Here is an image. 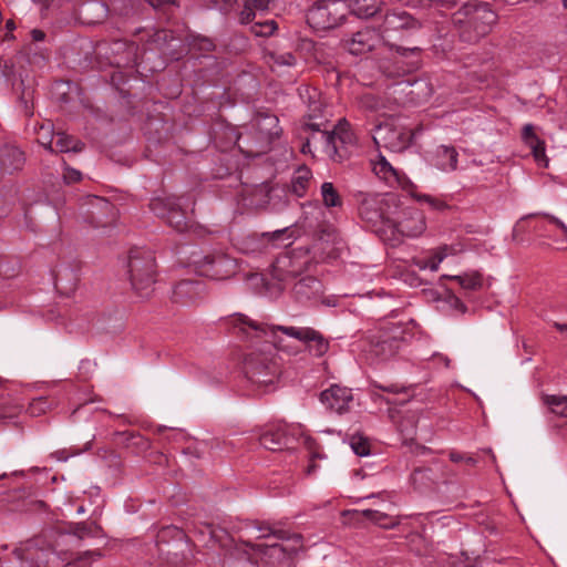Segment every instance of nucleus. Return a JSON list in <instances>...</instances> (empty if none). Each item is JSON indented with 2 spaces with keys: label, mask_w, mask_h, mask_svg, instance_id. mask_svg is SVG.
Segmentation results:
<instances>
[{
  "label": "nucleus",
  "mask_w": 567,
  "mask_h": 567,
  "mask_svg": "<svg viewBox=\"0 0 567 567\" xmlns=\"http://www.w3.org/2000/svg\"><path fill=\"white\" fill-rule=\"evenodd\" d=\"M234 331L248 340H260L268 344H277V332L281 331L288 337L303 342L309 352L316 357H322L329 350V341L322 333L310 327H284L261 324L241 313L230 317Z\"/></svg>",
  "instance_id": "1"
},
{
  "label": "nucleus",
  "mask_w": 567,
  "mask_h": 567,
  "mask_svg": "<svg viewBox=\"0 0 567 567\" xmlns=\"http://www.w3.org/2000/svg\"><path fill=\"white\" fill-rule=\"evenodd\" d=\"M128 272L132 288L141 297L153 291L156 275L155 258L150 251H132L128 258Z\"/></svg>",
  "instance_id": "2"
},
{
  "label": "nucleus",
  "mask_w": 567,
  "mask_h": 567,
  "mask_svg": "<svg viewBox=\"0 0 567 567\" xmlns=\"http://www.w3.org/2000/svg\"><path fill=\"white\" fill-rule=\"evenodd\" d=\"M348 13L349 6L346 1L322 0L309 9L307 22L317 31H326L339 27Z\"/></svg>",
  "instance_id": "3"
},
{
  "label": "nucleus",
  "mask_w": 567,
  "mask_h": 567,
  "mask_svg": "<svg viewBox=\"0 0 567 567\" xmlns=\"http://www.w3.org/2000/svg\"><path fill=\"white\" fill-rule=\"evenodd\" d=\"M413 136L414 134L411 128L395 121H389L378 125L372 135L377 145L392 152L406 150L411 145Z\"/></svg>",
  "instance_id": "4"
},
{
  "label": "nucleus",
  "mask_w": 567,
  "mask_h": 567,
  "mask_svg": "<svg viewBox=\"0 0 567 567\" xmlns=\"http://www.w3.org/2000/svg\"><path fill=\"white\" fill-rule=\"evenodd\" d=\"M268 10L269 0H244V8L240 11V22H254L251 32L257 37H269L276 31L277 24L274 20H261Z\"/></svg>",
  "instance_id": "5"
},
{
  "label": "nucleus",
  "mask_w": 567,
  "mask_h": 567,
  "mask_svg": "<svg viewBox=\"0 0 567 567\" xmlns=\"http://www.w3.org/2000/svg\"><path fill=\"white\" fill-rule=\"evenodd\" d=\"M151 210L166 221L177 231H184L187 228L186 213L181 205V198L175 196H157L150 203Z\"/></svg>",
  "instance_id": "6"
},
{
  "label": "nucleus",
  "mask_w": 567,
  "mask_h": 567,
  "mask_svg": "<svg viewBox=\"0 0 567 567\" xmlns=\"http://www.w3.org/2000/svg\"><path fill=\"white\" fill-rule=\"evenodd\" d=\"M196 264V271L204 277L213 280H224L230 278L236 271L235 259L224 255H208Z\"/></svg>",
  "instance_id": "7"
},
{
  "label": "nucleus",
  "mask_w": 567,
  "mask_h": 567,
  "mask_svg": "<svg viewBox=\"0 0 567 567\" xmlns=\"http://www.w3.org/2000/svg\"><path fill=\"white\" fill-rule=\"evenodd\" d=\"M245 370L254 383L264 385L266 390H269L276 383L279 375L277 363L268 357L257 360L250 354L245 360Z\"/></svg>",
  "instance_id": "8"
},
{
  "label": "nucleus",
  "mask_w": 567,
  "mask_h": 567,
  "mask_svg": "<svg viewBox=\"0 0 567 567\" xmlns=\"http://www.w3.org/2000/svg\"><path fill=\"white\" fill-rule=\"evenodd\" d=\"M318 142L327 156L337 159L341 158L340 147L353 142V134L347 123H340L332 132H320Z\"/></svg>",
  "instance_id": "9"
},
{
  "label": "nucleus",
  "mask_w": 567,
  "mask_h": 567,
  "mask_svg": "<svg viewBox=\"0 0 567 567\" xmlns=\"http://www.w3.org/2000/svg\"><path fill=\"white\" fill-rule=\"evenodd\" d=\"M371 166L374 175L389 186H398L403 190L413 188V183L396 169L383 155L378 154L372 158Z\"/></svg>",
  "instance_id": "10"
},
{
  "label": "nucleus",
  "mask_w": 567,
  "mask_h": 567,
  "mask_svg": "<svg viewBox=\"0 0 567 567\" xmlns=\"http://www.w3.org/2000/svg\"><path fill=\"white\" fill-rule=\"evenodd\" d=\"M382 41H385V35H381L375 29L364 28L355 32L346 47L351 54L360 55L372 51Z\"/></svg>",
  "instance_id": "11"
},
{
  "label": "nucleus",
  "mask_w": 567,
  "mask_h": 567,
  "mask_svg": "<svg viewBox=\"0 0 567 567\" xmlns=\"http://www.w3.org/2000/svg\"><path fill=\"white\" fill-rule=\"evenodd\" d=\"M320 400L331 411L342 414L351 409L353 395L348 388L332 385L321 392Z\"/></svg>",
  "instance_id": "12"
},
{
  "label": "nucleus",
  "mask_w": 567,
  "mask_h": 567,
  "mask_svg": "<svg viewBox=\"0 0 567 567\" xmlns=\"http://www.w3.org/2000/svg\"><path fill=\"white\" fill-rule=\"evenodd\" d=\"M205 296V286L200 281L182 280L173 290V299L182 306H190Z\"/></svg>",
  "instance_id": "13"
},
{
  "label": "nucleus",
  "mask_w": 567,
  "mask_h": 567,
  "mask_svg": "<svg viewBox=\"0 0 567 567\" xmlns=\"http://www.w3.org/2000/svg\"><path fill=\"white\" fill-rule=\"evenodd\" d=\"M258 440L262 447L270 451L288 447L290 442V439L287 436V427L281 424L262 427L258 433Z\"/></svg>",
  "instance_id": "14"
},
{
  "label": "nucleus",
  "mask_w": 567,
  "mask_h": 567,
  "mask_svg": "<svg viewBox=\"0 0 567 567\" xmlns=\"http://www.w3.org/2000/svg\"><path fill=\"white\" fill-rule=\"evenodd\" d=\"M473 13V20H483L484 25L480 29V33L484 34L489 30V27L496 22V14L487 3H467L463 7V9L458 10L454 14V21L456 23H462L463 20L461 16H468Z\"/></svg>",
  "instance_id": "15"
},
{
  "label": "nucleus",
  "mask_w": 567,
  "mask_h": 567,
  "mask_svg": "<svg viewBox=\"0 0 567 567\" xmlns=\"http://www.w3.org/2000/svg\"><path fill=\"white\" fill-rule=\"evenodd\" d=\"M398 231L406 237H417L426 229L425 216L417 209L404 212L395 225Z\"/></svg>",
  "instance_id": "16"
},
{
  "label": "nucleus",
  "mask_w": 567,
  "mask_h": 567,
  "mask_svg": "<svg viewBox=\"0 0 567 567\" xmlns=\"http://www.w3.org/2000/svg\"><path fill=\"white\" fill-rule=\"evenodd\" d=\"M522 140L525 145L530 148L536 163L539 166L546 167L548 165V158L546 156L545 142L537 136L534 125H524L522 130Z\"/></svg>",
  "instance_id": "17"
},
{
  "label": "nucleus",
  "mask_w": 567,
  "mask_h": 567,
  "mask_svg": "<svg viewBox=\"0 0 567 567\" xmlns=\"http://www.w3.org/2000/svg\"><path fill=\"white\" fill-rule=\"evenodd\" d=\"M458 153L453 146L440 145L432 155V164L442 172H453L457 168Z\"/></svg>",
  "instance_id": "18"
},
{
  "label": "nucleus",
  "mask_w": 567,
  "mask_h": 567,
  "mask_svg": "<svg viewBox=\"0 0 567 567\" xmlns=\"http://www.w3.org/2000/svg\"><path fill=\"white\" fill-rule=\"evenodd\" d=\"M457 251L454 246H441L433 250L429 257H416L413 259L414 265L420 270H431L436 271L440 267V264L450 255H453Z\"/></svg>",
  "instance_id": "19"
},
{
  "label": "nucleus",
  "mask_w": 567,
  "mask_h": 567,
  "mask_svg": "<svg viewBox=\"0 0 567 567\" xmlns=\"http://www.w3.org/2000/svg\"><path fill=\"white\" fill-rule=\"evenodd\" d=\"M359 212L363 219L373 225L384 219L381 200L377 197L364 198L359 207Z\"/></svg>",
  "instance_id": "20"
},
{
  "label": "nucleus",
  "mask_w": 567,
  "mask_h": 567,
  "mask_svg": "<svg viewBox=\"0 0 567 567\" xmlns=\"http://www.w3.org/2000/svg\"><path fill=\"white\" fill-rule=\"evenodd\" d=\"M175 532L178 540L172 545L167 544V548L162 549V553L165 555L168 563L176 566L187 560V556L184 554V550L188 547V544L184 540V535L181 530Z\"/></svg>",
  "instance_id": "21"
},
{
  "label": "nucleus",
  "mask_w": 567,
  "mask_h": 567,
  "mask_svg": "<svg viewBox=\"0 0 567 567\" xmlns=\"http://www.w3.org/2000/svg\"><path fill=\"white\" fill-rule=\"evenodd\" d=\"M321 282L313 277H303L293 285V293L299 299H311L321 291Z\"/></svg>",
  "instance_id": "22"
},
{
  "label": "nucleus",
  "mask_w": 567,
  "mask_h": 567,
  "mask_svg": "<svg viewBox=\"0 0 567 567\" xmlns=\"http://www.w3.org/2000/svg\"><path fill=\"white\" fill-rule=\"evenodd\" d=\"M395 352L394 340H381L371 343L367 350V357L372 362H379L393 355Z\"/></svg>",
  "instance_id": "23"
},
{
  "label": "nucleus",
  "mask_w": 567,
  "mask_h": 567,
  "mask_svg": "<svg viewBox=\"0 0 567 567\" xmlns=\"http://www.w3.org/2000/svg\"><path fill=\"white\" fill-rule=\"evenodd\" d=\"M311 177H312V173L308 167H306V166L299 167L295 172L292 179H291L292 193L298 197L303 196L309 186Z\"/></svg>",
  "instance_id": "24"
},
{
  "label": "nucleus",
  "mask_w": 567,
  "mask_h": 567,
  "mask_svg": "<svg viewBox=\"0 0 567 567\" xmlns=\"http://www.w3.org/2000/svg\"><path fill=\"white\" fill-rule=\"evenodd\" d=\"M349 10L359 18H369L374 16L378 10L377 0H349Z\"/></svg>",
  "instance_id": "25"
},
{
  "label": "nucleus",
  "mask_w": 567,
  "mask_h": 567,
  "mask_svg": "<svg viewBox=\"0 0 567 567\" xmlns=\"http://www.w3.org/2000/svg\"><path fill=\"white\" fill-rule=\"evenodd\" d=\"M416 21L406 13H391L385 18V33L403 28H415Z\"/></svg>",
  "instance_id": "26"
},
{
  "label": "nucleus",
  "mask_w": 567,
  "mask_h": 567,
  "mask_svg": "<svg viewBox=\"0 0 567 567\" xmlns=\"http://www.w3.org/2000/svg\"><path fill=\"white\" fill-rule=\"evenodd\" d=\"M83 148V144L64 133L55 134V141L53 152H80Z\"/></svg>",
  "instance_id": "27"
},
{
  "label": "nucleus",
  "mask_w": 567,
  "mask_h": 567,
  "mask_svg": "<svg viewBox=\"0 0 567 567\" xmlns=\"http://www.w3.org/2000/svg\"><path fill=\"white\" fill-rule=\"evenodd\" d=\"M416 187L413 184V188L404 189L411 197L415 198L421 204H426L430 208L434 210H444L447 207V204L440 197H435L427 194H419L416 193Z\"/></svg>",
  "instance_id": "28"
},
{
  "label": "nucleus",
  "mask_w": 567,
  "mask_h": 567,
  "mask_svg": "<svg viewBox=\"0 0 567 567\" xmlns=\"http://www.w3.org/2000/svg\"><path fill=\"white\" fill-rule=\"evenodd\" d=\"M257 548L261 555L274 558L278 561L285 559L291 551L296 550V548H286L282 544L279 543L257 545Z\"/></svg>",
  "instance_id": "29"
},
{
  "label": "nucleus",
  "mask_w": 567,
  "mask_h": 567,
  "mask_svg": "<svg viewBox=\"0 0 567 567\" xmlns=\"http://www.w3.org/2000/svg\"><path fill=\"white\" fill-rule=\"evenodd\" d=\"M361 513L367 519L375 523L377 525L383 528H392L399 524V520L396 518L391 517L386 513H382L380 511L363 509Z\"/></svg>",
  "instance_id": "30"
},
{
  "label": "nucleus",
  "mask_w": 567,
  "mask_h": 567,
  "mask_svg": "<svg viewBox=\"0 0 567 567\" xmlns=\"http://www.w3.org/2000/svg\"><path fill=\"white\" fill-rule=\"evenodd\" d=\"M321 198L326 207H340L342 199L337 188L330 182H324L320 188Z\"/></svg>",
  "instance_id": "31"
},
{
  "label": "nucleus",
  "mask_w": 567,
  "mask_h": 567,
  "mask_svg": "<svg viewBox=\"0 0 567 567\" xmlns=\"http://www.w3.org/2000/svg\"><path fill=\"white\" fill-rule=\"evenodd\" d=\"M17 558L21 560V567H40L34 564V559H40L44 556L43 550L34 549L30 546L27 548H19L14 551Z\"/></svg>",
  "instance_id": "32"
},
{
  "label": "nucleus",
  "mask_w": 567,
  "mask_h": 567,
  "mask_svg": "<svg viewBox=\"0 0 567 567\" xmlns=\"http://www.w3.org/2000/svg\"><path fill=\"white\" fill-rule=\"evenodd\" d=\"M549 225L554 226L559 233V236L551 237L553 240L558 245L559 249H567V225L559 218L544 214Z\"/></svg>",
  "instance_id": "33"
},
{
  "label": "nucleus",
  "mask_w": 567,
  "mask_h": 567,
  "mask_svg": "<svg viewBox=\"0 0 567 567\" xmlns=\"http://www.w3.org/2000/svg\"><path fill=\"white\" fill-rule=\"evenodd\" d=\"M543 400L553 413L559 416H567V396L545 395Z\"/></svg>",
  "instance_id": "34"
},
{
  "label": "nucleus",
  "mask_w": 567,
  "mask_h": 567,
  "mask_svg": "<svg viewBox=\"0 0 567 567\" xmlns=\"http://www.w3.org/2000/svg\"><path fill=\"white\" fill-rule=\"evenodd\" d=\"M268 63L271 68L276 66H292L296 64V58L291 52H269Z\"/></svg>",
  "instance_id": "35"
},
{
  "label": "nucleus",
  "mask_w": 567,
  "mask_h": 567,
  "mask_svg": "<svg viewBox=\"0 0 567 567\" xmlns=\"http://www.w3.org/2000/svg\"><path fill=\"white\" fill-rule=\"evenodd\" d=\"M451 279L457 281L465 289H477L482 285L481 276L477 272H468L460 276H453Z\"/></svg>",
  "instance_id": "36"
},
{
  "label": "nucleus",
  "mask_w": 567,
  "mask_h": 567,
  "mask_svg": "<svg viewBox=\"0 0 567 567\" xmlns=\"http://www.w3.org/2000/svg\"><path fill=\"white\" fill-rule=\"evenodd\" d=\"M350 446L353 453L358 456H367L370 453V447L367 439L360 435H354L351 437Z\"/></svg>",
  "instance_id": "37"
},
{
  "label": "nucleus",
  "mask_w": 567,
  "mask_h": 567,
  "mask_svg": "<svg viewBox=\"0 0 567 567\" xmlns=\"http://www.w3.org/2000/svg\"><path fill=\"white\" fill-rule=\"evenodd\" d=\"M50 406L51 404L48 402V400L45 398L40 396L33 399L30 402L28 411L32 416H38L45 413L50 409Z\"/></svg>",
  "instance_id": "38"
},
{
  "label": "nucleus",
  "mask_w": 567,
  "mask_h": 567,
  "mask_svg": "<svg viewBox=\"0 0 567 567\" xmlns=\"http://www.w3.org/2000/svg\"><path fill=\"white\" fill-rule=\"evenodd\" d=\"M55 135L52 134L50 125L41 126V132L39 133L38 141L39 143L44 146L47 150L53 152V144H54Z\"/></svg>",
  "instance_id": "39"
},
{
  "label": "nucleus",
  "mask_w": 567,
  "mask_h": 567,
  "mask_svg": "<svg viewBox=\"0 0 567 567\" xmlns=\"http://www.w3.org/2000/svg\"><path fill=\"white\" fill-rule=\"evenodd\" d=\"M424 7L436 12H443L444 10H451L455 7V2L450 0H425Z\"/></svg>",
  "instance_id": "40"
},
{
  "label": "nucleus",
  "mask_w": 567,
  "mask_h": 567,
  "mask_svg": "<svg viewBox=\"0 0 567 567\" xmlns=\"http://www.w3.org/2000/svg\"><path fill=\"white\" fill-rule=\"evenodd\" d=\"M173 40L174 37L172 32L166 30H158L153 34V42L156 44L157 49H161L164 43Z\"/></svg>",
  "instance_id": "41"
},
{
  "label": "nucleus",
  "mask_w": 567,
  "mask_h": 567,
  "mask_svg": "<svg viewBox=\"0 0 567 567\" xmlns=\"http://www.w3.org/2000/svg\"><path fill=\"white\" fill-rule=\"evenodd\" d=\"M93 561V554L86 553L75 560L66 564L64 567H91V564Z\"/></svg>",
  "instance_id": "42"
},
{
  "label": "nucleus",
  "mask_w": 567,
  "mask_h": 567,
  "mask_svg": "<svg viewBox=\"0 0 567 567\" xmlns=\"http://www.w3.org/2000/svg\"><path fill=\"white\" fill-rule=\"evenodd\" d=\"M277 117L274 115H265L260 118L259 125H262L267 130V134L269 136H272L277 134V131H272L274 127L277 125Z\"/></svg>",
  "instance_id": "43"
},
{
  "label": "nucleus",
  "mask_w": 567,
  "mask_h": 567,
  "mask_svg": "<svg viewBox=\"0 0 567 567\" xmlns=\"http://www.w3.org/2000/svg\"><path fill=\"white\" fill-rule=\"evenodd\" d=\"M270 236L272 240H281L285 238L286 240H288V243L285 244V246H287L291 243L293 231L289 227H286L284 229L275 230L274 233H271Z\"/></svg>",
  "instance_id": "44"
},
{
  "label": "nucleus",
  "mask_w": 567,
  "mask_h": 567,
  "mask_svg": "<svg viewBox=\"0 0 567 567\" xmlns=\"http://www.w3.org/2000/svg\"><path fill=\"white\" fill-rule=\"evenodd\" d=\"M361 105H362V107H364L367 110L378 111L379 110V100L372 94H364L361 97Z\"/></svg>",
  "instance_id": "45"
},
{
  "label": "nucleus",
  "mask_w": 567,
  "mask_h": 567,
  "mask_svg": "<svg viewBox=\"0 0 567 567\" xmlns=\"http://www.w3.org/2000/svg\"><path fill=\"white\" fill-rule=\"evenodd\" d=\"M63 178L66 183L79 182L82 178V174L80 171L71 167H65L63 173Z\"/></svg>",
  "instance_id": "46"
},
{
  "label": "nucleus",
  "mask_w": 567,
  "mask_h": 567,
  "mask_svg": "<svg viewBox=\"0 0 567 567\" xmlns=\"http://www.w3.org/2000/svg\"><path fill=\"white\" fill-rule=\"evenodd\" d=\"M258 529L260 532H262L260 537H268V536L272 535L274 537H276L278 539H285L286 538V533L282 532V530H274L270 527H259Z\"/></svg>",
  "instance_id": "47"
},
{
  "label": "nucleus",
  "mask_w": 567,
  "mask_h": 567,
  "mask_svg": "<svg viewBox=\"0 0 567 567\" xmlns=\"http://www.w3.org/2000/svg\"><path fill=\"white\" fill-rule=\"evenodd\" d=\"M391 49H395V51L401 55L415 54V53L420 52V48H417V47L402 48V47H398V45H395V47L391 45Z\"/></svg>",
  "instance_id": "48"
},
{
  "label": "nucleus",
  "mask_w": 567,
  "mask_h": 567,
  "mask_svg": "<svg viewBox=\"0 0 567 567\" xmlns=\"http://www.w3.org/2000/svg\"><path fill=\"white\" fill-rule=\"evenodd\" d=\"M153 8L158 9L166 4H175L176 0H146Z\"/></svg>",
  "instance_id": "49"
},
{
  "label": "nucleus",
  "mask_w": 567,
  "mask_h": 567,
  "mask_svg": "<svg viewBox=\"0 0 567 567\" xmlns=\"http://www.w3.org/2000/svg\"><path fill=\"white\" fill-rule=\"evenodd\" d=\"M302 440V443L311 451L312 449V444H313V440L305 434L301 433V437Z\"/></svg>",
  "instance_id": "50"
},
{
  "label": "nucleus",
  "mask_w": 567,
  "mask_h": 567,
  "mask_svg": "<svg viewBox=\"0 0 567 567\" xmlns=\"http://www.w3.org/2000/svg\"><path fill=\"white\" fill-rule=\"evenodd\" d=\"M32 38L35 41H41L44 39V33L41 30L35 29L32 31Z\"/></svg>",
  "instance_id": "51"
},
{
  "label": "nucleus",
  "mask_w": 567,
  "mask_h": 567,
  "mask_svg": "<svg viewBox=\"0 0 567 567\" xmlns=\"http://www.w3.org/2000/svg\"><path fill=\"white\" fill-rule=\"evenodd\" d=\"M374 386L381 389L382 391L391 392V393H395L399 391V389L395 385H390V386L374 385Z\"/></svg>",
  "instance_id": "52"
},
{
  "label": "nucleus",
  "mask_w": 567,
  "mask_h": 567,
  "mask_svg": "<svg viewBox=\"0 0 567 567\" xmlns=\"http://www.w3.org/2000/svg\"><path fill=\"white\" fill-rule=\"evenodd\" d=\"M213 47L214 45H213V42L210 40H208V39H203L202 40V44H200L202 49L210 50V49H213Z\"/></svg>",
  "instance_id": "53"
},
{
  "label": "nucleus",
  "mask_w": 567,
  "mask_h": 567,
  "mask_svg": "<svg viewBox=\"0 0 567 567\" xmlns=\"http://www.w3.org/2000/svg\"><path fill=\"white\" fill-rule=\"evenodd\" d=\"M554 326L560 332H567V324L555 322Z\"/></svg>",
  "instance_id": "54"
},
{
  "label": "nucleus",
  "mask_w": 567,
  "mask_h": 567,
  "mask_svg": "<svg viewBox=\"0 0 567 567\" xmlns=\"http://www.w3.org/2000/svg\"><path fill=\"white\" fill-rule=\"evenodd\" d=\"M99 204L101 205V207L104 209V210H109L111 208V205L109 202L104 200V199H99Z\"/></svg>",
  "instance_id": "55"
},
{
  "label": "nucleus",
  "mask_w": 567,
  "mask_h": 567,
  "mask_svg": "<svg viewBox=\"0 0 567 567\" xmlns=\"http://www.w3.org/2000/svg\"><path fill=\"white\" fill-rule=\"evenodd\" d=\"M225 7L221 8V10L226 11L228 10V8H230L233 6V3L235 2V0H223Z\"/></svg>",
  "instance_id": "56"
},
{
  "label": "nucleus",
  "mask_w": 567,
  "mask_h": 567,
  "mask_svg": "<svg viewBox=\"0 0 567 567\" xmlns=\"http://www.w3.org/2000/svg\"><path fill=\"white\" fill-rule=\"evenodd\" d=\"M302 153H309L310 152V142L307 141L303 145H302V148H301Z\"/></svg>",
  "instance_id": "57"
},
{
  "label": "nucleus",
  "mask_w": 567,
  "mask_h": 567,
  "mask_svg": "<svg viewBox=\"0 0 567 567\" xmlns=\"http://www.w3.org/2000/svg\"><path fill=\"white\" fill-rule=\"evenodd\" d=\"M12 154L18 157L19 163L22 162V153L19 150H12Z\"/></svg>",
  "instance_id": "58"
},
{
  "label": "nucleus",
  "mask_w": 567,
  "mask_h": 567,
  "mask_svg": "<svg viewBox=\"0 0 567 567\" xmlns=\"http://www.w3.org/2000/svg\"><path fill=\"white\" fill-rule=\"evenodd\" d=\"M286 261H287V260H286V258H285V259H281V260H278V261H277V265H276V267H275V268H276V269H281V268H282V266H285V265H286Z\"/></svg>",
  "instance_id": "59"
},
{
  "label": "nucleus",
  "mask_w": 567,
  "mask_h": 567,
  "mask_svg": "<svg viewBox=\"0 0 567 567\" xmlns=\"http://www.w3.org/2000/svg\"><path fill=\"white\" fill-rule=\"evenodd\" d=\"M6 27L9 31H12L16 28L13 21L11 20L7 22Z\"/></svg>",
  "instance_id": "60"
},
{
  "label": "nucleus",
  "mask_w": 567,
  "mask_h": 567,
  "mask_svg": "<svg viewBox=\"0 0 567 567\" xmlns=\"http://www.w3.org/2000/svg\"><path fill=\"white\" fill-rule=\"evenodd\" d=\"M414 85H416V86H423V85H425V83H424V82H422V81H416V82L414 83Z\"/></svg>",
  "instance_id": "61"
},
{
  "label": "nucleus",
  "mask_w": 567,
  "mask_h": 567,
  "mask_svg": "<svg viewBox=\"0 0 567 567\" xmlns=\"http://www.w3.org/2000/svg\"><path fill=\"white\" fill-rule=\"evenodd\" d=\"M300 538H301V537H300L299 535H295V536H293V539H295L296 542H298V543L300 542Z\"/></svg>",
  "instance_id": "62"
},
{
  "label": "nucleus",
  "mask_w": 567,
  "mask_h": 567,
  "mask_svg": "<svg viewBox=\"0 0 567 567\" xmlns=\"http://www.w3.org/2000/svg\"><path fill=\"white\" fill-rule=\"evenodd\" d=\"M83 512H84L83 507L82 506L79 507L78 513H83Z\"/></svg>",
  "instance_id": "63"
},
{
  "label": "nucleus",
  "mask_w": 567,
  "mask_h": 567,
  "mask_svg": "<svg viewBox=\"0 0 567 567\" xmlns=\"http://www.w3.org/2000/svg\"><path fill=\"white\" fill-rule=\"evenodd\" d=\"M565 8H567V0H563Z\"/></svg>",
  "instance_id": "64"
}]
</instances>
